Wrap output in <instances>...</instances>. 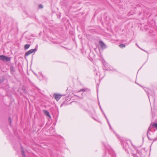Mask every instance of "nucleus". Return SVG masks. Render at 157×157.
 <instances>
[{
  "mask_svg": "<svg viewBox=\"0 0 157 157\" xmlns=\"http://www.w3.org/2000/svg\"><path fill=\"white\" fill-rule=\"evenodd\" d=\"M10 59V58L9 57L4 56V55L0 56V60L4 61H9Z\"/></svg>",
  "mask_w": 157,
  "mask_h": 157,
  "instance_id": "f257e3e1",
  "label": "nucleus"
},
{
  "mask_svg": "<svg viewBox=\"0 0 157 157\" xmlns=\"http://www.w3.org/2000/svg\"><path fill=\"white\" fill-rule=\"evenodd\" d=\"M37 50V49L35 48L34 49H31L28 51L25 54V56H27L29 55L32 54L34 52H35Z\"/></svg>",
  "mask_w": 157,
  "mask_h": 157,
  "instance_id": "f03ea898",
  "label": "nucleus"
},
{
  "mask_svg": "<svg viewBox=\"0 0 157 157\" xmlns=\"http://www.w3.org/2000/svg\"><path fill=\"white\" fill-rule=\"evenodd\" d=\"M62 96V95L59 94H55L54 95V97L57 101H58Z\"/></svg>",
  "mask_w": 157,
  "mask_h": 157,
  "instance_id": "7ed1b4c3",
  "label": "nucleus"
},
{
  "mask_svg": "<svg viewBox=\"0 0 157 157\" xmlns=\"http://www.w3.org/2000/svg\"><path fill=\"white\" fill-rule=\"evenodd\" d=\"M99 44L101 46V48L103 49H105L106 48V45L102 41H99Z\"/></svg>",
  "mask_w": 157,
  "mask_h": 157,
  "instance_id": "20e7f679",
  "label": "nucleus"
},
{
  "mask_svg": "<svg viewBox=\"0 0 157 157\" xmlns=\"http://www.w3.org/2000/svg\"><path fill=\"white\" fill-rule=\"evenodd\" d=\"M43 112L45 115L49 117H51L49 114V112L48 111L44 110L43 111Z\"/></svg>",
  "mask_w": 157,
  "mask_h": 157,
  "instance_id": "39448f33",
  "label": "nucleus"
},
{
  "mask_svg": "<svg viewBox=\"0 0 157 157\" xmlns=\"http://www.w3.org/2000/svg\"><path fill=\"white\" fill-rule=\"evenodd\" d=\"M21 153H22V154L23 156L24 157H26L25 154V152H24V150H23V147H21Z\"/></svg>",
  "mask_w": 157,
  "mask_h": 157,
  "instance_id": "423d86ee",
  "label": "nucleus"
},
{
  "mask_svg": "<svg viewBox=\"0 0 157 157\" xmlns=\"http://www.w3.org/2000/svg\"><path fill=\"white\" fill-rule=\"evenodd\" d=\"M30 46V45L26 44L25 45L24 48L25 49H27Z\"/></svg>",
  "mask_w": 157,
  "mask_h": 157,
  "instance_id": "0eeeda50",
  "label": "nucleus"
},
{
  "mask_svg": "<svg viewBox=\"0 0 157 157\" xmlns=\"http://www.w3.org/2000/svg\"><path fill=\"white\" fill-rule=\"evenodd\" d=\"M125 45L123 44H121L119 45V47L121 48H123L125 47Z\"/></svg>",
  "mask_w": 157,
  "mask_h": 157,
  "instance_id": "6e6552de",
  "label": "nucleus"
},
{
  "mask_svg": "<svg viewBox=\"0 0 157 157\" xmlns=\"http://www.w3.org/2000/svg\"><path fill=\"white\" fill-rule=\"evenodd\" d=\"M153 126L154 128H156L157 129V123H155L153 125Z\"/></svg>",
  "mask_w": 157,
  "mask_h": 157,
  "instance_id": "1a4fd4ad",
  "label": "nucleus"
},
{
  "mask_svg": "<svg viewBox=\"0 0 157 157\" xmlns=\"http://www.w3.org/2000/svg\"><path fill=\"white\" fill-rule=\"evenodd\" d=\"M39 8L42 9L43 8V6L41 4H40L39 6Z\"/></svg>",
  "mask_w": 157,
  "mask_h": 157,
  "instance_id": "9d476101",
  "label": "nucleus"
},
{
  "mask_svg": "<svg viewBox=\"0 0 157 157\" xmlns=\"http://www.w3.org/2000/svg\"><path fill=\"white\" fill-rule=\"evenodd\" d=\"M9 122L10 124H11V118L10 117H9Z\"/></svg>",
  "mask_w": 157,
  "mask_h": 157,
  "instance_id": "9b49d317",
  "label": "nucleus"
},
{
  "mask_svg": "<svg viewBox=\"0 0 157 157\" xmlns=\"http://www.w3.org/2000/svg\"><path fill=\"white\" fill-rule=\"evenodd\" d=\"M81 91H85V89H82L81 90H79V91H78V92H80Z\"/></svg>",
  "mask_w": 157,
  "mask_h": 157,
  "instance_id": "f8f14e48",
  "label": "nucleus"
},
{
  "mask_svg": "<svg viewBox=\"0 0 157 157\" xmlns=\"http://www.w3.org/2000/svg\"><path fill=\"white\" fill-rule=\"evenodd\" d=\"M2 82V81L1 79H0V82Z\"/></svg>",
  "mask_w": 157,
  "mask_h": 157,
  "instance_id": "ddd939ff",
  "label": "nucleus"
},
{
  "mask_svg": "<svg viewBox=\"0 0 157 157\" xmlns=\"http://www.w3.org/2000/svg\"><path fill=\"white\" fill-rule=\"evenodd\" d=\"M136 45H137V46H138V45H137V44H136Z\"/></svg>",
  "mask_w": 157,
  "mask_h": 157,
  "instance_id": "4468645a",
  "label": "nucleus"
}]
</instances>
